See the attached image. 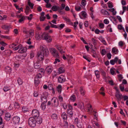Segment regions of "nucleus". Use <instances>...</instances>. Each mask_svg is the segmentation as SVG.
<instances>
[{"instance_id": "nucleus-16", "label": "nucleus", "mask_w": 128, "mask_h": 128, "mask_svg": "<svg viewBox=\"0 0 128 128\" xmlns=\"http://www.w3.org/2000/svg\"><path fill=\"white\" fill-rule=\"evenodd\" d=\"M41 99L42 103H46L47 101V97L45 96H41Z\"/></svg>"}, {"instance_id": "nucleus-12", "label": "nucleus", "mask_w": 128, "mask_h": 128, "mask_svg": "<svg viewBox=\"0 0 128 128\" xmlns=\"http://www.w3.org/2000/svg\"><path fill=\"white\" fill-rule=\"evenodd\" d=\"M27 50V48L26 47L22 48L21 47L20 49L18 51V52L20 53H22L25 52Z\"/></svg>"}, {"instance_id": "nucleus-62", "label": "nucleus", "mask_w": 128, "mask_h": 128, "mask_svg": "<svg viewBox=\"0 0 128 128\" xmlns=\"http://www.w3.org/2000/svg\"><path fill=\"white\" fill-rule=\"evenodd\" d=\"M83 6H84L86 4V1L85 0H82L81 2Z\"/></svg>"}, {"instance_id": "nucleus-42", "label": "nucleus", "mask_w": 128, "mask_h": 128, "mask_svg": "<svg viewBox=\"0 0 128 128\" xmlns=\"http://www.w3.org/2000/svg\"><path fill=\"white\" fill-rule=\"evenodd\" d=\"M0 37L2 38H6L8 39H10V37L7 36H4L3 35H0Z\"/></svg>"}, {"instance_id": "nucleus-48", "label": "nucleus", "mask_w": 128, "mask_h": 128, "mask_svg": "<svg viewBox=\"0 0 128 128\" xmlns=\"http://www.w3.org/2000/svg\"><path fill=\"white\" fill-rule=\"evenodd\" d=\"M14 106L16 108L18 109L20 108V106L19 104L17 102H15L14 104Z\"/></svg>"}, {"instance_id": "nucleus-14", "label": "nucleus", "mask_w": 128, "mask_h": 128, "mask_svg": "<svg viewBox=\"0 0 128 128\" xmlns=\"http://www.w3.org/2000/svg\"><path fill=\"white\" fill-rule=\"evenodd\" d=\"M80 94L82 96H84L86 93V91L82 87H80Z\"/></svg>"}, {"instance_id": "nucleus-24", "label": "nucleus", "mask_w": 128, "mask_h": 128, "mask_svg": "<svg viewBox=\"0 0 128 128\" xmlns=\"http://www.w3.org/2000/svg\"><path fill=\"white\" fill-rule=\"evenodd\" d=\"M88 112H90L92 110V108L91 105L90 104H88Z\"/></svg>"}, {"instance_id": "nucleus-11", "label": "nucleus", "mask_w": 128, "mask_h": 128, "mask_svg": "<svg viewBox=\"0 0 128 128\" xmlns=\"http://www.w3.org/2000/svg\"><path fill=\"white\" fill-rule=\"evenodd\" d=\"M34 68L36 69H38L40 68L41 66V64L40 62L38 61L36 62L34 64Z\"/></svg>"}, {"instance_id": "nucleus-38", "label": "nucleus", "mask_w": 128, "mask_h": 128, "mask_svg": "<svg viewBox=\"0 0 128 128\" xmlns=\"http://www.w3.org/2000/svg\"><path fill=\"white\" fill-rule=\"evenodd\" d=\"M18 82L19 85H21L22 84V81L20 78H18L17 80Z\"/></svg>"}, {"instance_id": "nucleus-4", "label": "nucleus", "mask_w": 128, "mask_h": 128, "mask_svg": "<svg viewBox=\"0 0 128 128\" xmlns=\"http://www.w3.org/2000/svg\"><path fill=\"white\" fill-rule=\"evenodd\" d=\"M50 50L52 54L54 57L57 58L58 56V53L55 49L51 48L50 49Z\"/></svg>"}, {"instance_id": "nucleus-55", "label": "nucleus", "mask_w": 128, "mask_h": 128, "mask_svg": "<svg viewBox=\"0 0 128 128\" xmlns=\"http://www.w3.org/2000/svg\"><path fill=\"white\" fill-rule=\"evenodd\" d=\"M63 18L66 21H67L68 22H70V20L67 17H63Z\"/></svg>"}, {"instance_id": "nucleus-17", "label": "nucleus", "mask_w": 128, "mask_h": 128, "mask_svg": "<svg viewBox=\"0 0 128 128\" xmlns=\"http://www.w3.org/2000/svg\"><path fill=\"white\" fill-rule=\"evenodd\" d=\"M118 52V50L116 48H114L112 49V52L114 54H117Z\"/></svg>"}, {"instance_id": "nucleus-23", "label": "nucleus", "mask_w": 128, "mask_h": 128, "mask_svg": "<svg viewBox=\"0 0 128 128\" xmlns=\"http://www.w3.org/2000/svg\"><path fill=\"white\" fill-rule=\"evenodd\" d=\"M101 12L104 15H109V14L108 12L106 10L102 9L101 11Z\"/></svg>"}, {"instance_id": "nucleus-8", "label": "nucleus", "mask_w": 128, "mask_h": 128, "mask_svg": "<svg viewBox=\"0 0 128 128\" xmlns=\"http://www.w3.org/2000/svg\"><path fill=\"white\" fill-rule=\"evenodd\" d=\"M44 56L40 52H38L37 57L38 59L40 61H42L43 60Z\"/></svg>"}, {"instance_id": "nucleus-46", "label": "nucleus", "mask_w": 128, "mask_h": 128, "mask_svg": "<svg viewBox=\"0 0 128 128\" xmlns=\"http://www.w3.org/2000/svg\"><path fill=\"white\" fill-rule=\"evenodd\" d=\"M16 46V44L14 43H12L9 45V47L11 48H13L14 47Z\"/></svg>"}, {"instance_id": "nucleus-53", "label": "nucleus", "mask_w": 128, "mask_h": 128, "mask_svg": "<svg viewBox=\"0 0 128 128\" xmlns=\"http://www.w3.org/2000/svg\"><path fill=\"white\" fill-rule=\"evenodd\" d=\"M75 9L76 11H79L80 10L81 8L78 6H75Z\"/></svg>"}, {"instance_id": "nucleus-18", "label": "nucleus", "mask_w": 128, "mask_h": 128, "mask_svg": "<svg viewBox=\"0 0 128 128\" xmlns=\"http://www.w3.org/2000/svg\"><path fill=\"white\" fill-rule=\"evenodd\" d=\"M42 121V119L40 117H38L36 119V122L38 124H41Z\"/></svg>"}, {"instance_id": "nucleus-56", "label": "nucleus", "mask_w": 128, "mask_h": 128, "mask_svg": "<svg viewBox=\"0 0 128 128\" xmlns=\"http://www.w3.org/2000/svg\"><path fill=\"white\" fill-rule=\"evenodd\" d=\"M58 99L60 102H62L63 101V98L60 95L58 96Z\"/></svg>"}, {"instance_id": "nucleus-29", "label": "nucleus", "mask_w": 128, "mask_h": 128, "mask_svg": "<svg viewBox=\"0 0 128 128\" xmlns=\"http://www.w3.org/2000/svg\"><path fill=\"white\" fill-rule=\"evenodd\" d=\"M5 70L6 72H10L11 71V68L8 66H6L5 69Z\"/></svg>"}, {"instance_id": "nucleus-52", "label": "nucleus", "mask_w": 128, "mask_h": 128, "mask_svg": "<svg viewBox=\"0 0 128 128\" xmlns=\"http://www.w3.org/2000/svg\"><path fill=\"white\" fill-rule=\"evenodd\" d=\"M92 40L93 44L94 45H96V40L94 39V38H92Z\"/></svg>"}, {"instance_id": "nucleus-51", "label": "nucleus", "mask_w": 128, "mask_h": 128, "mask_svg": "<svg viewBox=\"0 0 128 128\" xmlns=\"http://www.w3.org/2000/svg\"><path fill=\"white\" fill-rule=\"evenodd\" d=\"M118 77L119 79V80L120 82H121L123 78L122 76V74H119L118 75Z\"/></svg>"}, {"instance_id": "nucleus-26", "label": "nucleus", "mask_w": 128, "mask_h": 128, "mask_svg": "<svg viewBox=\"0 0 128 128\" xmlns=\"http://www.w3.org/2000/svg\"><path fill=\"white\" fill-rule=\"evenodd\" d=\"M95 75L97 78L98 79L100 78V73L99 71L98 70H96L94 71Z\"/></svg>"}, {"instance_id": "nucleus-3", "label": "nucleus", "mask_w": 128, "mask_h": 128, "mask_svg": "<svg viewBox=\"0 0 128 128\" xmlns=\"http://www.w3.org/2000/svg\"><path fill=\"white\" fill-rule=\"evenodd\" d=\"M28 124L30 126L34 127L36 124V120L35 118L32 117L28 119Z\"/></svg>"}, {"instance_id": "nucleus-35", "label": "nucleus", "mask_w": 128, "mask_h": 128, "mask_svg": "<svg viewBox=\"0 0 128 128\" xmlns=\"http://www.w3.org/2000/svg\"><path fill=\"white\" fill-rule=\"evenodd\" d=\"M34 30L33 29H31L28 31V33H29L32 36L34 35Z\"/></svg>"}, {"instance_id": "nucleus-44", "label": "nucleus", "mask_w": 128, "mask_h": 128, "mask_svg": "<svg viewBox=\"0 0 128 128\" xmlns=\"http://www.w3.org/2000/svg\"><path fill=\"white\" fill-rule=\"evenodd\" d=\"M106 53V50L105 49H102L101 51V54L102 55H104Z\"/></svg>"}, {"instance_id": "nucleus-1", "label": "nucleus", "mask_w": 128, "mask_h": 128, "mask_svg": "<svg viewBox=\"0 0 128 128\" xmlns=\"http://www.w3.org/2000/svg\"><path fill=\"white\" fill-rule=\"evenodd\" d=\"M36 37L38 39L44 40H46L48 42H50L52 41V38L47 33H44L41 35L36 34Z\"/></svg>"}, {"instance_id": "nucleus-19", "label": "nucleus", "mask_w": 128, "mask_h": 128, "mask_svg": "<svg viewBox=\"0 0 128 128\" xmlns=\"http://www.w3.org/2000/svg\"><path fill=\"white\" fill-rule=\"evenodd\" d=\"M61 116L62 118L66 120L67 118V116L66 113L65 112H63Z\"/></svg>"}, {"instance_id": "nucleus-60", "label": "nucleus", "mask_w": 128, "mask_h": 128, "mask_svg": "<svg viewBox=\"0 0 128 128\" xmlns=\"http://www.w3.org/2000/svg\"><path fill=\"white\" fill-rule=\"evenodd\" d=\"M37 10L39 12H40L42 11V9L40 6H39L37 8Z\"/></svg>"}, {"instance_id": "nucleus-9", "label": "nucleus", "mask_w": 128, "mask_h": 128, "mask_svg": "<svg viewBox=\"0 0 128 128\" xmlns=\"http://www.w3.org/2000/svg\"><path fill=\"white\" fill-rule=\"evenodd\" d=\"M65 80V78L63 76H60L59 77L58 79V82L60 83H62L64 82Z\"/></svg>"}, {"instance_id": "nucleus-36", "label": "nucleus", "mask_w": 128, "mask_h": 128, "mask_svg": "<svg viewBox=\"0 0 128 128\" xmlns=\"http://www.w3.org/2000/svg\"><path fill=\"white\" fill-rule=\"evenodd\" d=\"M2 28L4 30H8L9 28V26L6 25H4L2 26Z\"/></svg>"}, {"instance_id": "nucleus-57", "label": "nucleus", "mask_w": 128, "mask_h": 128, "mask_svg": "<svg viewBox=\"0 0 128 128\" xmlns=\"http://www.w3.org/2000/svg\"><path fill=\"white\" fill-rule=\"evenodd\" d=\"M0 44L3 46H5L7 45V44L3 41L0 42Z\"/></svg>"}, {"instance_id": "nucleus-47", "label": "nucleus", "mask_w": 128, "mask_h": 128, "mask_svg": "<svg viewBox=\"0 0 128 128\" xmlns=\"http://www.w3.org/2000/svg\"><path fill=\"white\" fill-rule=\"evenodd\" d=\"M50 24L51 25L50 26L52 28H58V26H57L56 25L52 23H50Z\"/></svg>"}, {"instance_id": "nucleus-43", "label": "nucleus", "mask_w": 128, "mask_h": 128, "mask_svg": "<svg viewBox=\"0 0 128 128\" xmlns=\"http://www.w3.org/2000/svg\"><path fill=\"white\" fill-rule=\"evenodd\" d=\"M3 90H4V91L5 92H6L9 90H10V88L7 86H4V88H3Z\"/></svg>"}, {"instance_id": "nucleus-41", "label": "nucleus", "mask_w": 128, "mask_h": 128, "mask_svg": "<svg viewBox=\"0 0 128 128\" xmlns=\"http://www.w3.org/2000/svg\"><path fill=\"white\" fill-rule=\"evenodd\" d=\"M65 26V24H62L60 25H58V28L59 29H61L62 28Z\"/></svg>"}, {"instance_id": "nucleus-6", "label": "nucleus", "mask_w": 128, "mask_h": 128, "mask_svg": "<svg viewBox=\"0 0 128 128\" xmlns=\"http://www.w3.org/2000/svg\"><path fill=\"white\" fill-rule=\"evenodd\" d=\"M39 114V112L36 109H34L32 110V114L34 117H38Z\"/></svg>"}, {"instance_id": "nucleus-58", "label": "nucleus", "mask_w": 128, "mask_h": 128, "mask_svg": "<svg viewBox=\"0 0 128 128\" xmlns=\"http://www.w3.org/2000/svg\"><path fill=\"white\" fill-rule=\"evenodd\" d=\"M45 18V17L40 16V20L41 21H43L44 20Z\"/></svg>"}, {"instance_id": "nucleus-28", "label": "nucleus", "mask_w": 128, "mask_h": 128, "mask_svg": "<svg viewBox=\"0 0 128 128\" xmlns=\"http://www.w3.org/2000/svg\"><path fill=\"white\" fill-rule=\"evenodd\" d=\"M67 112L68 114L71 117L72 116L73 112L72 110H67Z\"/></svg>"}, {"instance_id": "nucleus-27", "label": "nucleus", "mask_w": 128, "mask_h": 128, "mask_svg": "<svg viewBox=\"0 0 128 128\" xmlns=\"http://www.w3.org/2000/svg\"><path fill=\"white\" fill-rule=\"evenodd\" d=\"M76 126L79 128H82L83 127V124L82 122L77 124Z\"/></svg>"}, {"instance_id": "nucleus-63", "label": "nucleus", "mask_w": 128, "mask_h": 128, "mask_svg": "<svg viewBox=\"0 0 128 128\" xmlns=\"http://www.w3.org/2000/svg\"><path fill=\"white\" fill-rule=\"evenodd\" d=\"M99 26L100 28H103L104 27V25L102 23H100L99 24Z\"/></svg>"}, {"instance_id": "nucleus-34", "label": "nucleus", "mask_w": 128, "mask_h": 128, "mask_svg": "<svg viewBox=\"0 0 128 128\" xmlns=\"http://www.w3.org/2000/svg\"><path fill=\"white\" fill-rule=\"evenodd\" d=\"M76 97L74 95H72L71 96L70 100L74 102L76 100Z\"/></svg>"}, {"instance_id": "nucleus-59", "label": "nucleus", "mask_w": 128, "mask_h": 128, "mask_svg": "<svg viewBox=\"0 0 128 128\" xmlns=\"http://www.w3.org/2000/svg\"><path fill=\"white\" fill-rule=\"evenodd\" d=\"M107 56L108 58L109 59H110L111 58V54L110 53H108L107 54Z\"/></svg>"}, {"instance_id": "nucleus-33", "label": "nucleus", "mask_w": 128, "mask_h": 128, "mask_svg": "<svg viewBox=\"0 0 128 128\" xmlns=\"http://www.w3.org/2000/svg\"><path fill=\"white\" fill-rule=\"evenodd\" d=\"M57 118V116L56 114H53L51 116L52 119L53 120H56Z\"/></svg>"}, {"instance_id": "nucleus-13", "label": "nucleus", "mask_w": 128, "mask_h": 128, "mask_svg": "<svg viewBox=\"0 0 128 128\" xmlns=\"http://www.w3.org/2000/svg\"><path fill=\"white\" fill-rule=\"evenodd\" d=\"M11 115L8 112L6 113L5 115V119L6 120H9L10 118Z\"/></svg>"}, {"instance_id": "nucleus-54", "label": "nucleus", "mask_w": 128, "mask_h": 128, "mask_svg": "<svg viewBox=\"0 0 128 128\" xmlns=\"http://www.w3.org/2000/svg\"><path fill=\"white\" fill-rule=\"evenodd\" d=\"M25 19V17L24 16H22L19 20V23L23 21Z\"/></svg>"}, {"instance_id": "nucleus-64", "label": "nucleus", "mask_w": 128, "mask_h": 128, "mask_svg": "<svg viewBox=\"0 0 128 128\" xmlns=\"http://www.w3.org/2000/svg\"><path fill=\"white\" fill-rule=\"evenodd\" d=\"M38 95V92H34V97H37Z\"/></svg>"}, {"instance_id": "nucleus-32", "label": "nucleus", "mask_w": 128, "mask_h": 128, "mask_svg": "<svg viewBox=\"0 0 128 128\" xmlns=\"http://www.w3.org/2000/svg\"><path fill=\"white\" fill-rule=\"evenodd\" d=\"M100 40L105 45H106V43L103 38L101 37L100 38Z\"/></svg>"}, {"instance_id": "nucleus-20", "label": "nucleus", "mask_w": 128, "mask_h": 128, "mask_svg": "<svg viewBox=\"0 0 128 128\" xmlns=\"http://www.w3.org/2000/svg\"><path fill=\"white\" fill-rule=\"evenodd\" d=\"M60 8V7L59 6H53L52 8V10L53 11H56L58 10Z\"/></svg>"}, {"instance_id": "nucleus-10", "label": "nucleus", "mask_w": 128, "mask_h": 128, "mask_svg": "<svg viewBox=\"0 0 128 128\" xmlns=\"http://www.w3.org/2000/svg\"><path fill=\"white\" fill-rule=\"evenodd\" d=\"M12 121L15 124H18L20 121V118L18 116L14 117L12 118Z\"/></svg>"}, {"instance_id": "nucleus-40", "label": "nucleus", "mask_w": 128, "mask_h": 128, "mask_svg": "<svg viewBox=\"0 0 128 128\" xmlns=\"http://www.w3.org/2000/svg\"><path fill=\"white\" fill-rule=\"evenodd\" d=\"M28 5L32 9L34 4H33L31 3L30 1L28 2Z\"/></svg>"}, {"instance_id": "nucleus-25", "label": "nucleus", "mask_w": 128, "mask_h": 128, "mask_svg": "<svg viewBox=\"0 0 128 128\" xmlns=\"http://www.w3.org/2000/svg\"><path fill=\"white\" fill-rule=\"evenodd\" d=\"M58 72L60 74L63 73L64 71V68L61 67L59 68L58 69Z\"/></svg>"}, {"instance_id": "nucleus-39", "label": "nucleus", "mask_w": 128, "mask_h": 128, "mask_svg": "<svg viewBox=\"0 0 128 128\" xmlns=\"http://www.w3.org/2000/svg\"><path fill=\"white\" fill-rule=\"evenodd\" d=\"M82 16L84 18L86 17L87 14L85 11H82Z\"/></svg>"}, {"instance_id": "nucleus-30", "label": "nucleus", "mask_w": 128, "mask_h": 128, "mask_svg": "<svg viewBox=\"0 0 128 128\" xmlns=\"http://www.w3.org/2000/svg\"><path fill=\"white\" fill-rule=\"evenodd\" d=\"M81 122L82 121L80 120H79L77 118H76L74 120V122L75 124H76V125L77 124Z\"/></svg>"}, {"instance_id": "nucleus-50", "label": "nucleus", "mask_w": 128, "mask_h": 128, "mask_svg": "<svg viewBox=\"0 0 128 128\" xmlns=\"http://www.w3.org/2000/svg\"><path fill=\"white\" fill-rule=\"evenodd\" d=\"M42 77V75L40 73L38 74L35 78H36L37 79L41 78Z\"/></svg>"}, {"instance_id": "nucleus-15", "label": "nucleus", "mask_w": 128, "mask_h": 128, "mask_svg": "<svg viewBox=\"0 0 128 128\" xmlns=\"http://www.w3.org/2000/svg\"><path fill=\"white\" fill-rule=\"evenodd\" d=\"M46 70L48 73L50 74L52 71V68L50 66H48L46 68Z\"/></svg>"}, {"instance_id": "nucleus-61", "label": "nucleus", "mask_w": 128, "mask_h": 128, "mask_svg": "<svg viewBox=\"0 0 128 128\" xmlns=\"http://www.w3.org/2000/svg\"><path fill=\"white\" fill-rule=\"evenodd\" d=\"M104 23L106 24H108L109 23V21L107 19H105L104 21Z\"/></svg>"}, {"instance_id": "nucleus-45", "label": "nucleus", "mask_w": 128, "mask_h": 128, "mask_svg": "<svg viewBox=\"0 0 128 128\" xmlns=\"http://www.w3.org/2000/svg\"><path fill=\"white\" fill-rule=\"evenodd\" d=\"M22 110L24 112H26L28 111V108L26 107L23 106L22 108Z\"/></svg>"}, {"instance_id": "nucleus-37", "label": "nucleus", "mask_w": 128, "mask_h": 128, "mask_svg": "<svg viewBox=\"0 0 128 128\" xmlns=\"http://www.w3.org/2000/svg\"><path fill=\"white\" fill-rule=\"evenodd\" d=\"M41 107L42 110H44L46 108V105L45 104V103H42L41 105Z\"/></svg>"}, {"instance_id": "nucleus-5", "label": "nucleus", "mask_w": 128, "mask_h": 128, "mask_svg": "<svg viewBox=\"0 0 128 128\" xmlns=\"http://www.w3.org/2000/svg\"><path fill=\"white\" fill-rule=\"evenodd\" d=\"M52 102L53 101V103H52L54 107H56L58 105V99L56 98H53L51 100Z\"/></svg>"}, {"instance_id": "nucleus-31", "label": "nucleus", "mask_w": 128, "mask_h": 128, "mask_svg": "<svg viewBox=\"0 0 128 128\" xmlns=\"http://www.w3.org/2000/svg\"><path fill=\"white\" fill-rule=\"evenodd\" d=\"M62 86L60 85H58L57 87V90L60 93L62 91Z\"/></svg>"}, {"instance_id": "nucleus-49", "label": "nucleus", "mask_w": 128, "mask_h": 128, "mask_svg": "<svg viewBox=\"0 0 128 128\" xmlns=\"http://www.w3.org/2000/svg\"><path fill=\"white\" fill-rule=\"evenodd\" d=\"M120 90L123 92L124 91V86H123V85L122 84H120Z\"/></svg>"}, {"instance_id": "nucleus-7", "label": "nucleus", "mask_w": 128, "mask_h": 128, "mask_svg": "<svg viewBox=\"0 0 128 128\" xmlns=\"http://www.w3.org/2000/svg\"><path fill=\"white\" fill-rule=\"evenodd\" d=\"M115 96L117 99L118 101H120L122 97V94L120 93V92L116 93Z\"/></svg>"}, {"instance_id": "nucleus-2", "label": "nucleus", "mask_w": 128, "mask_h": 128, "mask_svg": "<svg viewBox=\"0 0 128 128\" xmlns=\"http://www.w3.org/2000/svg\"><path fill=\"white\" fill-rule=\"evenodd\" d=\"M40 52L44 56H47L49 54V52L47 47L44 45H42L40 46Z\"/></svg>"}, {"instance_id": "nucleus-21", "label": "nucleus", "mask_w": 128, "mask_h": 128, "mask_svg": "<svg viewBox=\"0 0 128 128\" xmlns=\"http://www.w3.org/2000/svg\"><path fill=\"white\" fill-rule=\"evenodd\" d=\"M34 83L36 86H37L40 84V80L37 79L36 78H35L34 80Z\"/></svg>"}, {"instance_id": "nucleus-22", "label": "nucleus", "mask_w": 128, "mask_h": 128, "mask_svg": "<svg viewBox=\"0 0 128 128\" xmlns=\"http://www.w3.org/2000/svg\"><path fill=\"white\" fill-rule=\"evenodd\" d=\"M22 47V45L21 44H20L17 47H14L13 48V50L15 51L18 50V49H20L21 47Z\"/></svg>"}]
</instances>
